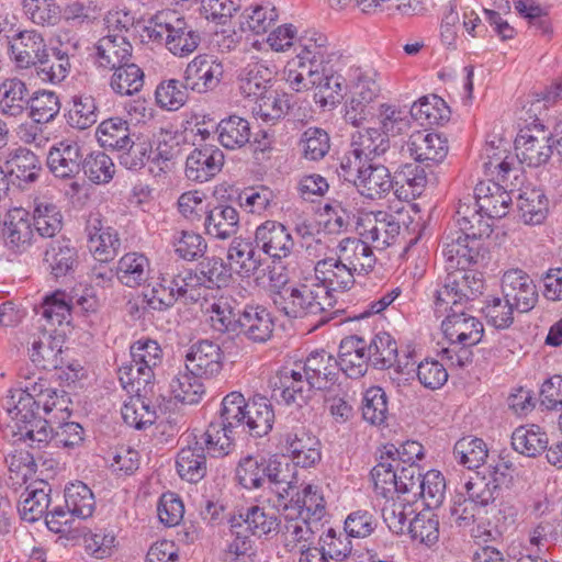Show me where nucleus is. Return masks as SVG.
<instances>
[{
    "instance_id": "obj_9",
    "label": "nucleus",
    "mask_w": 562,
    "mask_h": 562,
    "mask_svg": "<svg viewBox=\"0 0 562 562\" xmlns=\"http://www.w3.org/2000/svg\"><path fill=\"white\" fill-rule=\"evenodd\" d=\"M64 498L65 506H55L46 517L47 528L55 533L70 530L75 518L87 519L95 509L94 494L81 481L67 484L64 490Z\"/></svg>"
},
{
    "instance_id": "obj_8",
    "label": "nucleus",
    "mask_w": 562,
    "mask_h": 562,
    "mask_svg": "<svg viewBox=\"0 0 562 562\" xmlns=\"http://www.w3.org/2000/svg\"><path fill=\"white\" fill-rule=\"evenodd\" d=\"M446 276L441 281V286L436 290L435 305L439 310L448 305L456 307H467V304L479 297L484 290L485 280L483 273L471 269L470 267H461L451 269L445 267Z\"/></svg>"
},
{
    "instance_id": "obj_23",
    "label": "nucleus",
    "mask_w": 562,
    "mask_h": 562,
    "mask_svg": "<svg viewBox=\"0 0 562 562\" xmlns=\"http://www.w3.org/2000/svg\"><path fill=\"white\" fill-rule=\"evenodd\" d=\"M550 139L551 136H547L543 128L520 131L515 139L517 159L529 167L546 164L552 155Z\"/></svg>"
},
{
    "instance_id": "obj_56",
    "label": "nucleus",
    "mask_w": 562,
    "mask_h": 562,
    "mask_svg": "<svg viewBox=\"0 0 562 562\" xmlns=\"http://www.w3.org/2000/svg\"><path fill=\"white\" fill-rule=\"evenodd\" d=\"M201 376L192 374L187 369L178 371L169 382L172 396L183 404H198L205 394V387Z\"/></svg>"
},
{
    "instance_id": "obj_55",
    "label": "nucleus",
    "mask_w": 562,
    "mask_h": 562,
    "mask_svg": "<svg viewBox=\"0 0 562 562\" xmlns=\"http://www.w3.org/2000/svg\"><path fill=\"white\" fill-rule=\"evenodd\" d=\"M226 257L229 268L244 276H250L263 265L262 260L256 257L252 243L241 237H235L231 241Z\"/></svg>"
},
{
    "instance_id": "obj_40",
    "label": "nucleus",
    "mask_w": 562,
    "mask_h": 562,
    "mask_svg": "<svg viewBox=\"0 0 562 562\" xmlns=\"http://www.w3.org/2000/svg\"><path fill=\"white\" fill-rule=\"evenodd\" d=\"M351 146L356 161H373L389 150L390 139L378 128H364L352 135Z\"/></svg>"
},
{
    "instance_id": "obj_16",
    "label": "nucleus",
    "mask_w": 562,
    "mask_h": 562,
    "mask_svg": "<svg viewBox=\"0 0 562 562\" xmlns=\"http://www.w3.org/2000/svg\"><path fill=\"white\" fill-rule=\"evenodd\" d=\"M221 347L207 339L192 344L184 356V367L192 374L203 379L216 376L223 369Z\"/></svg>"
},
{
    "instance_id": "obj_33",
    "label": "nucleus",
    "mask_w": 562,
    "mask_h": 562,
    "mask_svg": "<svg viewBox=\"0 0 562 562\" xmlns=\"http://www.w3.org/2000/svg\"><path fill=\"white\" fill-rule=\"evenodd\" d=\"M30 89L18 77L5 78L0 82V113L4 117L21 119L27 112Z\"/></svg>"
},
{
    "instance_id": "obj_34",
    "label": "nucleus",
    "mask_w": 562,
    "mask_h": 562,
    "mask_svg": "<svg viewBox=\"0 0 562 562\" xmlns=\"http://www.w3.org/2000/svg\"><path fill=\"white\" fill-rule=\"evenodd\" d=\"M151 267L149 259L142 252L124 254L115 266V277L119 282L130 289H137L150 279Z\"/></svg>"
},
{
    "instance_id": "obj_50",
    "label": "nucleus",
    "mask_w": 562,
    "mask_h": 562,
    "mask_svg": "<svg viewBox=\"0 0 562 562\" xmlns=\"http://www.w3.org/2000/svg\"><path fill=\"white\" fill-rule=\"evenodd\" d=\"M367 349L374 368L385 369L397 363V372H404L407 369L408 362L404 366L398 362L397 344L389 333L376 334L370 344H367Z\"/></svg>"
},
{
    "instance_id": "obj_29",
    "label": "nucleus",
    "mask_w": 562,
    "mask_h": 562,
    "mask_svg": "<svg viewBox=\"0 0 562 562\" xmlns=\"http://www.w3.org/2000/svg\"><path fill=\"white\" fill-rule=\"evenodd\" d=\"M358 225L363 227L361 236L381 249L390 246L401 231L396 216L384 211L367 214Z\"/></svg>"
},
{
    "instance_id": "obj_7",
    "label": "nucleus",
    "mask_w": 562,
    "mask_h": 562,
    "mask_svg": "<svg viewBox=\"0 0 562 562\" xmlns=\"http://www.w3.org/2000/svg\"><path fill=\"white\" fill-rule=\"evenodd\" d=\"M162 361V350L156 340L142 338L131 346V361L119 368V380L127 392L138 393L151 383L155 369Z\"/></svg>"
},
{
    "instance_id": "obj_43",
    "label": "nucleus",
    "mask_w": 562,
    "mask_h": 562,
    "mask_svg": "<svg viewBox=\"0 0 562 562\" xmlns=\"http://www.w3.org/2000/svg\"><path fill=\"white\" fill-rule=\"evenodd\" d=\"M283 282V315L289 318H303L307 314H317L323 311L322 304L316 300L317 294L305 284L300 288H286Z\"/></svg>"
},
{
    "instance_id": "obj_54",
    "label": "nucleus",
    "mask_w": 562,
    "mask_h": 562,
    "mask_svg": "<svg viewBox=\"0 0 562 562\" xmlns=\"http://www.w3.org/2000/svg\"><path fill=\"white\" fill-rule=\"evenodd\" d=\"M355 272L344 262H337V258L319 260L315 266L316 278L335 291L350 289L355 283Z\"/></svg>"
},
{
    "instance_id": "obj_45",
    "label": "nucleus",
    "mask_w": 562,
    "mask_h": 562,
    "mask_svg": "<svg viewBox=\"0 0 562 562\" xmlns=\"http://www.w3.org/2000/svg\"><path fill=\"white\" fill-rule=\"evenodd\" d=\"M274 418L270 400L263 395H255L248 401L243 427H247L252 437H263L272 430Z\"/></svg>"
},
{
    "instance_id": "obj_6",
    "label": "nucleus",
    "mask_w": 562,
    "mask_h": 562,
    "mask_svg": "<svg viewBox=\"0 0 562 562\" xmlns=\"http://www.w3.org/2000/svg\"><path fill=\"white\" fill-rule=\"evenodd\" d=\"M279 509L276 504L268 506H250L229 519L234 536L229 551L236 555H245L252 548L250 536H262L279 527Z\"/></svg>"
},
{
    "instance_id": "obj_35",
    "label": "nucleus",
    "mask_w": 562,
    "mask_h": 562,
    "mask_svg": "<svg viewBox=\"0 0 562 562\" xmlns=\"http://www.w3.org/2000/svg\"><path fill=\"white\" fill-rule=\"evenodd\" d=\"M475 206L491 218H502L513 202L510 193L495 182H480L474 189Z\"/></svg>"
},
{
    "instance_id": "obj_1",
    "label": "nucleus",
    "mask_w": 562,
    "mask_h": 562,
    "mask_svg": "<svg viewBox=\"0 0 562 562\" xmlns=\"http://www.w3.org/2000/svg\"><path fill=\"white\" fill-rule=\"evenodd\" d=\"M71 400L67 392L46 386L40 380L24 389L10 391L5 400L4 438L42 449L54 441L56 447L71 448L83 440V428L70 416Z\"/></svg>"
},
{
    "instance_id": "obj_18",
    "label": "nucleus",
    "mask_w": 562,
    "mask_h": 562,
    "mask_svg": "<svg viewBox=\"0 0 562 562\" xmlns=\"http://www.w3.org/2000/svg\"><path fill=\"white\" fill-rule=\"evenodd\" d=\"M504 299L520 313L531 311L538 301V290L533 280L522 270L513 269L502 278Z\"/></svg>"
},
{
    "instance_id": "obj_28",
    "label": "nucleus",
    "mask_w": 562,
    "mask_h": 562,
    "mask_svg": "<svg viewBox=\"0 0 562 562\" xmlns=\"http://www.w3.org/2000/svg\"><path fill=\"white\" fill-rule=\"evenodd\" d=\"M48 46L41 33L37 31H23L16 35L15 42L10 50L12 58L20 69L35 68L37 63L46 56Z\"/></svg>"
},
{
    "instance_id": "obj_63",
    "label": "nucleus",
    "mask_w": 562,
    "mask_h": 562,
    "mask_svg": "<svg viewBox=\"0 0 562 562\" xmlns=\"http://www.w3.org/2000/svg\"><path fill=\"white\" fill-rule=\"evenodd\" d=\"M110 80L112 90L120 95H133L144 86V71L134 63H125L114 69Z\"/></svg>"
},
{
    "instance_id": "obj_17",
    "label": "nucleus",
    "mask_w": 562,
    "mask_h": 562,
    "mask_svg": "<svg viewBox=\"0 0 562 562\" xmlns=\"http://www.w3.org/2000/svg\"><path fill=\"white\" fill-rule=\"evenodd\" d=\"M224 161V153L216 145H202L193 149L187 157L186 177L190 181L207 182L222 170Z\"/></svg>"
},
{
    "instance_id": "obj_24",
    "label": "nucleus",
    "mask_w": 562,
    "mask_h": 562,
    "mask_svg": "<svg viewBox=\"0 0 562 562\" xmlns=\"http://www.w3.org/2000/svg\"><path fill=\"white\" fill-rule=\"evenodd\" d=\"M355 184L361 195L375 200L385 196L393 189V178L390 170L372 161L358 162Z\"/></svg>"
},
{
    "instance_id": "obj_46",
    "label": "nucleus",
    "mask_w": 562,
    "mask_h": 562,
    "mask_svg": "<svg viewBox=\"0 0 562 562\" xmlns=\"http://www.w3.org/2000/svg\"><path fill=\"white\" fill-rule=\"evenodd\" d=\"M243 307L232 295H222L211 305L210 322L218 333H237Z\"/></svg>"
},
{
    "instance_id": "obj_38",
    "label": "nucleus",
    "mask_w": 562,
    "mask_h": 562,
    "mask_svg": "<svg viewBox=\"0 0 562 562\" xmlns=\"http://www.w3.org/2000/svg\"><path fill=\"white\" fill-rule=\"evenodd\" d=\"M375 256L367 241L348 237L337 246V262H344L356 272H369L375 265Z\"/></svg>"
},
{
    "instance_id": "obj_62",
    "label": "nucleus",
    "mask_w": 562,
    "mask_h": 562,
    "mask_svg": "<svg viewBox=\"0 0 562 562\" xmlns=\"http://www.w3.org/2000/svg\"><path fill=\"white\" fill-rule=\"evenodd\" d=\"M517 206L522 221L529 225L541 224L548 214V199L540 189H527L518 195Z\"/></svg>"
},
{
    "instance_id": "obj_22",
    "label": "nucleus",
    "mask_w": 562,
    "mask_h": 562,
    "mask_svg": "<svg viewBox=\"0 0 562 562\" xmlns=\"http://www.w3.org/2000/svg\"><path fill=\"white\" fill-rule=\"evenodd\" d=\"M88 247L93 257L100 262H109L119 254L121 239L117 232L104 226L99 215H91L86 225Z\"/></svg>"
},
{
    "instance_id": "obj_47",
    "label": "nucleus",
    "mask_w": 562,
    "mask_h": 562,
    "mask_svg": "<svg viewBox=\"0 0 562 562\" xmlns=\"http://www.w3.org/2000/svg\"><path fill=\"white\" fill-rule=\"evenodd\" d=\"M66 123L71 128L83 131L94 125L99 119V106L89 94L74 95L65 113Z\"/></svg>"
},
{
    "instance_id": "obj_42",
    "label": "nucleus",
    "mask_w": 562,
    "mask_h": 562,
    "mask_svg": "<svg viewBox=\"0 0 562 562\" xmlns=\"http://www.w3.org/2000/svg\"><path fill=\"white\" fill-rule=\"evenodd\" d=\"M63 337L53 336L48 331H43L33 338L30 349L32 362L44 370L57 369L63 364Z\"/></svg>"
},
{
    "instance_id": "obj_48",
    "label": "nucleus",
    "mask_w": 562,
    "mask_h": 562,
    "mask_svg": "<svg viewBox=\"0 0 562 562\" xmlns=\"http://www.w3.org/2000/svg\"><path fill=\"white\" fill-rule=\"evenodd\" d=\"M283 547L289 552L304 553L310 549L314 532L306 518L294 517L291 513L283 512Z\"/></svg>"
},
{
    "instance_id": "obj_2",
    "label": "nucleus",
    "mask_w": 562,
    "mask_h": 562,
    "mask_svg": "<svg viewBox=\"0 0 562 562\" xmlns=\"http://www.w3.org/2000/svg\"><path fill=\"white\" fill-rule=\"evenodd\" d=\"M283 79L296 92L318 89L322 105H335L344 98L346 79L338 74L342 54L325 35L307 37L293 24H283Z\"/></svg>"
},
{
    "instance_id": "obj_60",
    "label": "nucleus",
    "mask_w": 562,
    "mask_h": 562,
    "mask_svg": "<svg viewBox=\"0 0 562 562\" xmlns=\"http://www.w3.org/2000/svg\"><path fill=\"white\" fill-rule=\"evenodd\" d=\"M173 280L168 272L160 273L150 289L143 292L144 301L150 310L164 312L178 301Z\"/></svg>"
},
{
    "instance_id": "obj_52",
    "label": "nucleus",
    "mask_w": 562,
    "mask_h": 562,
    "mask_svg": "<svg viewBox=\"0 0 562 562\" xmlns=\"http://www.w3.org/2000/svg\"><path fill=\"white\" fill-rule=\"evenodd\" d=\"M216 134L220 144L226 149H240L250 140V123L241 116L231 115L220 121Z\"/></svg>"
},
{
    "instance_id": "obj_4",
    "label": "nucleus",
    "mask_w": 562,
    "mask_h": 562,
    "mask_svg": "<svg viewBox=\"0 0 562 562\" xmlns=\"http://www.w3.org/2000/svg\"><path fill=\"white\" fill-rule=\"evenodd\" d=\"M247 407L248 402L239 392H232L223 398L218 419L211 422L201 434L200 442L205 445L210 457L223 458L233 451L235 429L244 426Z\"/></svg>"
},
{
    "instance_id": "obj_10",
    "label": "nucleus",
    "mask_w": 562,
    "mask_h": 562,
    "mask_svg": "<svg viewBox=\"0 0 562 562\" xmlns=\"http://www.w3.org/2000/svg\"><path fill=\"white\" fill-rule=\"evenodd\" d=\"M475 231H451L446 235L442 244V256L445 257V267L457 269L470 267L476 263L482 257V237L491 233L490 224H480Z\"/></svg>"
},
{
    "instance_id": "obj_12",
    "label": "nucleus",
    "mask_w": 562,
    "mask_h": 562,
    "mask_svg": "<svg viewBox=\"0 0 562 562\" xmlns=\"http://www.w3.org/2000/svg\"><path fill=\"white\" fill-rule=\"evenodd\" d=\"M304 364V359L297 355L288 353L283 360V404L286 407L295 406V412L290 411L288 419L293 415V420H305V411L307 398L310 396V387H307L304 376V369L297 364Z\"/></svg>"
},
{
    "instance_id": "obj_51",
    "label": "nucleus",
    "mask_w": 562,
    "mask_h": 562,
    "mask_svg": "<svg viewBox=\"0 0 562 562\" xmlns=\"http://www.w3.org/2000/svg\"><path fill=\"white\" fill-rule=\"evenodd\" d=\"M34 229L41 237L53 238L63 227L59 207L46 199H35L32 214Z\"/></svg>"
},
{
    "instance_id": "obj_13",
    "label": "nucleus",
    "mask_w": 562,
    "mask_h": 562,
    "mask_svg": "<svg viewBox=\"0 0 562 562\" xmlns=\"http://www.w3.org/2000/svg\"><path fill=\"white\" fill-rule=\"evenodd\" d=\"M83 156V144L77 138L67 137L49 147L46 164L54 177L74 179L81 171Z\"/></svg>"
},
{
    "instance_id": "obj_37",
    "label": "nucleus",
    "mask_w": 562,
    "mask_h": 562,
    "mask_svg": "<svg viewBox=\"0 0 562 562\" xmlns=\"http://www.w3.org/2000/svg\"><path fill=\"white\" fill-rule=\"evenodd\" d=\"M194 446L189 445L178 452L176 460L177 472L181 479L189 483L200 482L207 472L205 452L207 449L201 443V435L194 437Z\"/></svg>"
},
{
    "instance_id": "obj_14",
    "label": "nucleus",
    "mask_w": 562,
    "mask_h": 562,
    "mask_svg": "<svg viewBox=\"0 0 562 562\" xmlns=\"http://www.w3.org/2000/svg\"><path fill=\"white\" fill-rule=\"evenodd\" d=\"M350 77L356 81L350 100L346 104L345 120L357 126L370 114V104L376 99L380 87L371 76L363 74L359 68L351 69Z\"/></svg>"
},
{
    "instance_id": "obj_30",
    "label": "nucleus",
    "mask_w": 562,
    "mask_h": 562,
    "mask_svg": "<svg viewBox=\"0 0 562 562\" xmlns=\"http://www.w3.org/2000/svg\"><path fill=\"white\" fill-rule=\"evenodd\" d=\"M371 362L367 342L358 336H348L339 345L337 364L351 379L363 376Z\"/></svg>"
},
{
    "instance_id": "obj_57",
    "label": "nucleus",
    "mask_w": 562,
    "mask_h": 562,
    "mask_svg": "<svg viewBox=\"0 0 562 562\" xmlns=\"http://www.w3.org/2000/svg\"><path fill=\"white\" fill-rule=\"evenodd\" d=\"M42 487L26 488L25 493L22 494L21 501L18 506V510L23 520L29 522H35L41 519L44 515L45 518L50 513L48 507L50 504V487L42 483Z\"/></svg>"
},
{
    "instance_id": "obj_11",
    "label": "nucleus",
    "mask_w": 562,
    "mask_h": 562,
    "mask_svg": "<svg viewBox=\"0 0 562 562\" xmlns=\"http://www.w3.org/2000/svg\"><path fill=\"white\" fill-rule=\"evenodd\" d=\"M280 468L281 457L279 453L261 458L260 461L252 456H246L239 460L236 467V480L239 485L247 490L260 487L271 490L276 494L277 503H279L281 501Z\"/></svg>"
},
{
    "instance_id": "obj_64",
    "label": "nucleus",
    "mask_w": 562,
    "mask_h": 562,
    "mask_svg": "<svg viewBox=\"0 0 562 562\" xmlns=\"http://www.w3.org/2000/svg\"><path fill=\"white\" fill-rule=\"evenodd\" d=\"M124 423L135 429H144L155 423L157 411L146 398L137 395L125 402L121 408Z\"/></svg>"
},
{
    "instance_id": "obj_20",
    "label": "nucleus",
    "mask_w": 562,
    "mask_h": 562,
    "mask_svg": "<svg viewBox=\"0 0 562 562\" xmlns=\"http://www.w3.org/2000/svg\"><path fill=\"white\" fill-rule=\"evenodd\" d=\"M465 307L449 306V313L441 327L447 339L463 346H474L482 339L483 324L475 317L464 313Z\"/></svg>"
},
{
    "instance_id": "obj_41",
    "label": "nucleus",
    "mask_w": 562,
    "mask_h": 562,
    "mask_svg": "<svg viewBox=\"0 0 562 562\" xmlns=\"http://www.w3.org/2000/svg\"><path fill=\"white\" fill-rule=\"evenodd\" d=\"M7 172L22 183L29 184L37 181L42 165L37 155L25 147L11 150L4 161Z\"/></svg>"
},
{
    "instance_id": "obj_5",
    "label": "nucleus",
    "mask_w": 562,
    "mask_h": 562,
    "mask_svg": "<svg viewBox=\"0 0 562 562\" xmlns=\"http://www.w3.org/2000/svg\"><path fill=\"white\" fill-rule=\"evenodd\" d=\"M143 37L165 44L176 57H188L196 50L201 43L200 33L183 18L171 12H159L143 29Z\"/></svg>"
},
{
    "instance_id": "obj_32",
    "label": "nucleus",
    "mask_w": 562,
    "mask_h": 562,
    "mask_svg": "<svg viewBox=\"0 0 562 562\" xmlns=\"http://www.w3.org/2000/svg\"><path fill=\"white\" fill-rule=\"evenodd\" d=\"M203 225L210 238L229 239L239 231L238 211L232 205L217 203L205 211Z\"/></svg>"
},
{
    "instance_id": "obj_53",
    "label": "nucleus",
    "mask_w": 562,
    "mask_h": 562,
    "mask_svg": "<svg viewBox=\"0 0 562 562\" xmlns=\"http://www.w3.org/2000/svg\"><path fill=\"white\" fill-rule=\"evenodd\" d=\"M95 137L100 146L108 149L124 150L132 144L128 123L119 116L102 121L97 127Z\"/></svg>"
},
{
    "instance_id": "obj_31",
    "label": "nucleus",
    "mask_w": 562,
    "mask_h": 562,
    "mask_svg": "<svg viewBox=\"0 0 562 562\" xmlns=\"http://www.w3.org/2000/svg\"><path fill=\"white\" fill-rule=\"evenodd\" d=\"M57 37L60 46L52 45L46 56L34 68L36 76L44 82L59 83L68 76L70 70L68 46L76 47V43L71 44L70 38H68L65 45L61 41V33Z\"/></svg>"
},
{
    "instance_id": "obj_59",
    "label": "nucleus",
    "mask_w": 562,
    "mask_h": 562,
    "mask_svg": "<svg viewBox=\"0 0 562 562\" xmlns=\"http://www.w3.org/2000/svg\"><path fill=\"white\" fill-rule=\"evenodd\" d=\"M549 439L538 425L520 426L512 435V446L517 452L536 457L548 448Z\"/></svg>"
},
{
    "instance_id": "obj_49",
    "label": "nucleus",
    "mask_w": 562,
    "mask_h": 562,
    "mask_svg": "<svg viewBox=\"0 0 562 562\" xmlns=\"http://www.w3.org/2000/svg\"><path fill=\"white\" fill-rule=\"evenodd\" d=\"M77 260V250L66 238L50 241L44 254V261L56 278L74 271Z\"/></svg>"
},
{
    "instance_id": "obj_61",
    "label": "nucleus",
    "mask_w": 562,
    "mask_h": 562,
    "mask_svg": "<svg viewBox=\"0 0 562 562\" xmlns=\"http://www.w3.org/2000/svg\"><path fill=\"white\" fill-rule=\"evenodd\" d=\"M60 111V102L57 93L48 90H38L30 93L27 105L29 115L37 124L52 122Z\"/></svg>"
},
{
    "instance_id": "obj_3",
    "label": "nucleus",
    "mask_w": 562,
    "mask_h": 562,
    "mask_svg": "<svg viewBox=\"0 0 562 562\" xmlns=\"http://www.w3.org/2000/svg\"><path fill=\"white\" fill-rule=\"evenodd\" d=\"M237 82L239 92L255 102L254 114L263 123L276 125L281 117V79L277 67L248 64L239 71Z\"/></svg>"
},
{
    "instance_id": "obj_19",
    "label": "nucleus",
    "mask_w": 562,
    "mask_h": 562,
    "mask_svg": "<svg viewBox=\"0 0 562 562\" xmlns=\"http://www.w3.org/2000/svg\"><path fill=\"white\" fill-rule=\"evenodd\" d=\"M283 482H286L288 488L284 490L283 501L290 497V502L283 505V512L291 513L294 517H303L308 521L310 517L319 520L324 514L323 497L312 490L311 485H306L302 491V496L299 491V472H294L291 480L286 481L283 476Z\"/></svg>"
},
{
    "instance_id": "obj_26",
    "label": "nucleus",
    "mask_w": 562,
    "mask_h": 562,
    "mask_svg": "<svg viewBox=\"0 0 562 562\" xmlns=\"http://www.w3.org/2000/svg\"><path fill=\"white\" fill-rule=\"evenodd\" d=\"M406 151L415 161L426 166L441 162L448 154L447 139L439 134L416 131L406 142Z\"/></svg>"
},
{
    "instance_id": "obj_44",
    "label": "nucleus",
    "mask_w": 562,
    "mask_h": 562,
    "mask_svg": "<svg viewBox=\"0 0 562 562\" xmlns=\"http://www.w3.org/2000/svg\"><path fill=\"white\" fill-rule=\"evenodd\" d=\"M240 328L237 333H243L248 339L255 342L267 341L273 331V321L270 313L261 306H243Z\"/></svg>"
},
{
    "instance_id": "obj_27",
    "label": "nucleus",
    "mask_w": 562,
    "mask_h": 562,
    "mask_svg": "<svg viewBox=\"0 0 562 562\" xmlns=\"http://www.w3.org/2000/svg\"><path fill=\"white\" fill-rule=\"evenodd\" d=\"M34 231L32 217L25 209L14 207L8 211L3 236L10 249L16 252L29 249L33 243Z\"/></svg>"
},
{
    "instance_id": "obj_58",
    "label": "nucleus",
    "mask_w": 562,
    "mask_h": 562,
    "mask_svg": "<svg viewBox=\"0 0 562 562\" xmlns=\"http://www.w3.org/2000/svg\"><path fill=\"white\" fill-rule=\"evenodd\" d=\"M409 114L413 120L418 121L422 125H436L449 120L450 110L443 99L432 94L414 102Z\"/></svg>"
},
{
    "instance_id": "obj_25",
    "label": "nucleus",
    "mask_w": 562,
    "mask_h": 562,
    "mask_svg": "<svg viewBox=\"0 0 562 562\" xmlns=\"http://www.w3.org/2000/svg\"><path fill=\"white\" fill-rule=\"evenodd\" d=\"M286 450L293 464L286 463L285 471L291 475L297 472L296 467L308 468L321 460L319 440L303 427L288 435Z\"/></svg>"
},
{
    "instance_id": "obj_15",
    "label": "nucleus",
    "mask_w": 562,
    "mask_h": 562,
    "mask_svg": "<svg viewBox=\"0 0 562 562\" xmlns=\"http://www.w3.org/2000/svg\"><path fill=\"white\" fill-rule=\"evenodd\" d=\"M224 75L222 61L210 55L195 56L186 67L183 79L187 87L196 93H206L215 90Z\"/></svg>"
},
{
    "instance_id": "obj_36",
    "label": "nucleus",
    "mask_w": 562,
    "mask_h": 562,
    "mask_svg": "<svg viewBox=\"0 0 562 562\" xmlns=\"http://www.w3.org/2000/svg\"><path fill=\"white\" fill-rule=\"evenodd\" d=\"M297 366L304 369L307 387L322 390L334 381L337 360L325 350H315L304 359V364Z\"/></svg>"
},
{
    "instance_id": "obj_21",
    "label": "nucleus",
    "mask_w": 562,
    "mask_h": 562,
    "mask_svg": "<svg viewBox=\"0 0 562 562\" xmlns=\"http://www.w3.org/2000/svg\"><path fill=\"white\" fill-rule=\"evenodd\" d=\"M255 240L257 246L265 255L271 259L270 265L265 269L270 281V285L276 294H281V285L279 280L281 271H278V265L281 263V224L276 221H266L256 229Z\"/></svg>"
},
{
    "instance_id": "obj_39",
    "label": "nucleus",
    "mask_w": 562,
    "mask_h": 562,
    "mask_svg": "<svg viewBox=\"0 0 562 562\" xmlns=\"http://www.w3.org/2000/svg\"><path fill=\"white\" fill-rule=\"evenodd\" d=\"M132 45L125 35L106 34L97 45V63L99 67L112 70L132 57Z\"/></svg>"
}]
</instances>
